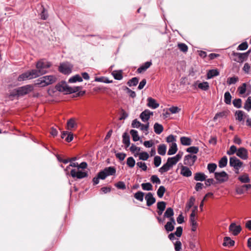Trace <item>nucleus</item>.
Segmentation results:
<instances>
[{
    "instance_id": "nucleus-23",
    "label": "nucleus",
    "mask_w": 251,
    "mask_h": 251,
    "mask_svg": "<svg viewBox=\"0 0 251 251\" xmlns=\"http://www.w3.org/2000/svg\"><path fill=\"white\" fill-rule=\"evenodd\" d=\"M174 215V212L173 209L171 207H168L166 209L164 214V217L168 218L170 220L171 218H174L173 217Z\"/></svg>"
},
{
    "instance_id": "nucleus-27",
    "label": "nucleus",
    "mask_w": 251,
    "mask_h": 251,
    "mask_svg": "<svg viewBox=\"0 0 251 251\" xmlns=\"http://www.w3.org/2000/svg\"><path fill=\"white\" fill-rule=\"evenodd\" d=\"M123 143L125 145L126 149L128 148L130 145V137L126 132L124 133L123 135Z\"/></svg>"
},
{
    "instance_id": "nucleus-45",
    "label": "nucleus",
    "mask_w": 251,
    "mask_h": 251,
    "mask_svg": "<svg viewBox=\"0 0 251 251\" xmlns=\"http://www.w3.org/2000/svg\"><path fill=\"white\" fill-rule=\"evenodd\" d=\"M141 187L144 190L151 191L152 190V185L150 182L141 184Z\"/></svg>"
},
{
    "instance_id": "nucleus-28",
    "label": "nucleus",
    "mask_w": 251,
    "mask_h": 251,
    "mask_svg": "<svg viewBox=\"0 0 251 251\" xmlns=\"http://www.w3.org/2000/svg\"><path fill=\"white\" fill-rule=\"evenodd\" d=\"M245 113L242 110H237L235 113V119L239 122L244 121Z\"/></svg>"
},
{
    "instance_id": "nucleus-56",
    "label": "nucleus",
    "mask_w": 251,
    "mask_h": 251,
    "mask_svg": "<svg viewBox=\"0 0 251 251\" xmlns=\"http://www.w3.org/2000/svg\"><path fill=\"white\" fill-rule=\"evenodd\" d=\"M166 206V203L165 201H159L157 203V208L158 210H165Z\"/></svg>"
},
{
    "instance_id": "nucleus-58",
    "label": "nucleus",
    "mask_w": 251,
    "mask_h": 251,
    "mask_svg": "<svg viewBox=\"0 0 251 251\" xmlns=\"http://www.w3.org/2000/svg\"><path fill=\"white\" fill-rule=\"evenodd\" d=\"M169 111L172 114H176L179 112L181 109L177 106H172L169 108Z\"/></svg>"
},
{
    "instance_id": "nucleus-29",
    "label": "nucleus",
    "mask_w": 251,
    "mask_h": 251,
    "mask_svg": "<svg viewBox=\"0 0 251 251\" xmlns=\"http://www.w3.org/2000/svg\"><path fill=\"white\" fill-rule=\"evenodd\" d=\"M67 126L68 130H71L72 128L76 127L77 124L75 119L71 118L69 120L67 123Z\"/></svg>"
},
{
    "instance_id": "nucleus-6",
    "label": "nucleus",
    "mask_w": 251,
    "mask_h": 251,
    "mask_svg": "<svg viewBox=\"0 0 251 251\" xmlns=\"http://www.w3.org/2000/svg\"><path fill=\"white\" fill-rule=\"evenodd\" d=\"M33 90V87L31 85H26L24 86L19 87L17 89V92L19 96L25 95Z\"/></svg>"
},
{
    "instance_id": "nucleus-21",
    "label": "nucleus",
    "mask_w": 251,
    "mask_h": 251,
    "mask_svg": "<svg viewBox=\"0 0 251 251\" xmlns=\"http://www.w3.org/2000/svg\"><path fill=\"white\" fill-rule=\"evenodd\" d=\"M151 64L152 63L151 61H147L145 62L137 69V72L138 73H141L145 71L151 66Z\"/></svg>"
},
{
    "instance_id": "nucleus-64",
    "label": "nucleus",
    "mask_w": 251,
    "mask_h": 251,
    "mask_svg": "<svg viewBox=\"0 0 251 251\" xmlns=\"http://www.w3.org/2000/svg\"><path fill=\"white\" fill-rule=\"evenodd\" d=\"M248 47V43L245 42H243L242 43H241V44H240L238 48H237V49L238 50H246Z\"/></svg>"
},
{
    "instance_id": "nucleus-22",
    "label": "nucleus",
    "mask_w": 251,
    "mask_h": 251,
    "mask_svg": "<svg viewBox=\"0 0 251 251\" xmlns=\"http://www.w3.org/2000/svg\"><path fill=\"white\" fill-rule=\"evenodd\" d=\"M219 74L220 73L217 69L210 70L207 73V78L211 79L215 76L219 75Z\"/></svg>"
},
{
    "instance_id": "nucleus-9",
    "label": "nucleus",
    "mask_w": 251,
    "mask_h": 251,
    "mask_svg": "<svg viewBox=\"0 0 251 251\" xmlns=\"http://www.w3.org/2000/svg\"><path fill=\"white\" fill-rule=\"evenodd\" d=\"M215 179L219 182L222 183L226 182L228 179V175L225 171L221 172H215L214 173Z\"/></svg>"
},
{
    "instance_id": "nucleus-57",
    "label": "nucleus",
    "mask_w": 251,
    "mask_h": 251,
    "mask_svg": "<svg viewBox=\"0 0 251 251\" xmlns=\"http://www.w3.org/2000/svg\"><path fill=\"white\" fill-rule=\"evenodd\" d=\"M139 159L140 160H147L149 157V154L147 152H145V151L139 153Z\"/></svg>"
},
{
    "instance_id": "nucleus-18",
    "label": "nucleus",
    "mask_w": 251,
    "mask_h": 251,
    "mask_svg": "<svg viewBox=\"0 0 251 251\" xmlns=\"http://www.w3.org/2000/svg\"><path fill=\"white\" fill-rule=\"evenodd\" d=\"M147 100V106L151 108L154 109L159 106V104L157 102L156 100L151 97L148 98Z\"/></svg>"
},
{
    "instance_id": "nucleus-14",
    "label": "nucleus",
    "mask_w": 251,
    "mask_h": 251,
    "mask_svg": "<svg viewBox=\"0 0 251 251\" xmlns=\"http://www.w3.org/2000/svg\"><path fill=\"white\" fill-rule=\"evenodd\" d=\"M180 174L183 176L189 177L192 176V172L188 166L182 165L180 167Z\"/></svg>"
},
{
    "instance_id": "nucleus-32",
    "label": "nucleus",
    "mask_w": 251,
    "mask_h": 251,
    "mask_svg": "<svg viewBox=\"0 0 251 251\" xmlns=\"http://www.w3.org/2000/svg\"><path fill=\"white\" fill-rule=\"evenodd\" d=\"M180 142L184 146H189L191 144V139L187 137H181L180 139Z\"/></svg>"
},
{
    "instance_id": "nucleus-36",
    "label": "nucleus",
    "mask_w": 251,
    "mask_h": 251,
    "mask_svg": "<svg viewBox=\"0 0 251 251\" xmlns=\"http://www.w3.org/2000/svg\"><path fill=\"white\" fill-rule=\"evenodd\" d=\"M112 75L115 79L120 80L123 78L122 73L121 71H114L112 72Z\"/></svg>"
},
{
    "instance_id": "nucleus-24",
    "label": "nucleus",
    "mask_w": 251,
    "mask_h": 251,
    "mask_svg": "<svg viewBox=\"0 0 251 251\" xmlns=\"http://www.w3.org/2000/svg\"><path fill=\"white\" fill-rule=\"evenodd\" d=\"M238 179L241 182L243 183H249L251 181L249 175L246 173L240 176Z\"/></svg>"
},
{
    "instance_id": "nucleus-10",
    "label": "nucleus",
    "mask_w": 251,
    "mask_h": 251,
    "mask_svg": "<svg viewBox=\"0 0 251 251\" xmlns=\"http://www.w3.org/2000/svg\"><path fill=\"white\" fill-rule=\"evenodd\" d=\"M182 155L183 152L179 151L176 156L172 157H169L167 160V162L172 168L181 159Z\"/></svg>"
},
{
    "instance_id": "nucleus-44",
    "label": "nucleus",
    "mask_w": 251,
    "mask_h": 251,
    "mask_svg": "<svg viewBox=\"0 0 251 251\" xmlns=\"http://www.w3.org/2000/svg\"><path fill=\"white\" fill-rule=\"evenodd\" d=\"M144 193L141 191H138L137 192L135 193V194L134 195V198L136 200H137L140 201H143L144 200Z\"/></svg>"
},
{
    "instance_id": "nucleus-61",
    "label": "nucleus",
    "mask_w": 251,
    "mask_h": 251,
    "mask_svg": "<svg viewBox=\"0 0 251 251\" xmlns=\"http://www.w3.org/2000/svg\"><path fill=\"white\" fill-rule=\"evenodd\" d=\"M161 163V158L159 156H155L154 158V164L156 167H158Z\"/></svg>"
},
{
    "instance_id": "nucleus-40",
    "label": "nucleus",
    "mask_w": 251,
    "mask_h": 251,
    "mask_svg": "<svg viewBox=\"0 0 251 251\" xmlns=\"http://www.w3.org/2000/svg\"><path fill=\"white\" fill-rule=\"evenodd\" d=\"M231 96L229 92H226L224 94V101L227 104L231 103Z\"/></svg>"
},
{
    "instance_id": "nucleus-33",
    "label": "nucleus",
    "mask_w": 251,
    "mask_h": 251,
    "mask_svg": "<svg viewBox=\"0 0 251 251\" xmlns=\"http://www.w3.org/2000/svg\"><path fill=\"white\" fill-rule=\"evenodd\" d=\"M172 168L171 166L166 162L161 168L159 169V172L161 174L167 172Z\"/></svg>"
},
{
    "instance_id": "nucleus-1",
    "label": "nucleus",
    "mask_w": 251,
    "mask_h": 251,
    "mask_svg": "<svg viewBox=\"0 0 251 251\" xmlns=\"http://www.w3.org/2000/svg\"><path fill=\"white\" fill-rule=\"evenodd\" d=\"M50 66V63L45 60L41 59L38 61L36 65V69H33L36 77L47 73V70Z\"/></svg>"
},
{
    "instance_id": "nucleus-60",
    "label": "nucleus",
    "mask_w": 251,
    "mask_h": 251,
    "mask_svg": "<svg viewBox=\"0 0 251 251\" xmlns=\"http://www.w3.org/2000/svg\"><path fill=\"white\" fill-rule=\"evenodd\" d=\"M115 186L118 189L125 190L126 188V184L123 181H119L115 184Z\"/></svg>"
},
{
    "instance_id": "nucleus-46",
    "label": "nucleus",
    "mask_w": 251,
    "mask_h": 251,
    "mask_svg": "<svg viewBox=\"0 0 251 251\" xmlns=\"http://www.w3.org/2000/svg\"><path fill=\"white\" fill-rule=\"evenodd\" d=\"M244 108L248 111L251 109V97H248L246 100Z\"/></svg>"
},
{
    "instance_id": "nucleus-20",
    "label": "nucleus",
    "mask_w": 251,
    "mask_h": 251,
    "mask_svg": "<svg viewBox=\"0 0 251 251\" xmlns=\"http://www.w3.org/2000/svg\"><path fill=\"white\" fill-rule=\"evenodd\" d=\"M207 176L203 173H196L195 174L194 179L196 181H203L206 179Z\"/></svg>"
},
{
    "instance_id": "nucleus-25",
    "label": "nucleus",
    "mask_w": 251,
    "mask_h": 251,
    "mask_svg": "<svg viewBox=\"0 0 251 251\" xmlns=\"http://www.w3.org/2000/svg\"><path fill=\"white\" fill-rule=\"evenodd\" d=\"M177 151V145L176 143H173L171 144L170 148L168 151V154L169 155L175 154Z\"/></svg>"
},
{
    "instance_id": "nucleus-54",
    "label": "nucleus",
    "mask_w": 251,
    "mask_h": 251,
    "mask_svg": "<svg viewBox=\"0 0 251 251\" xmlns=\"http://www.w3.org/2000/svg\"><path fill=\"white\" fill-rule=\"evenodd\" d=\"M238 77L237 76H233L229 77L227 80V83L228 85L235 84L238 81Z\"/></svg>"
},
{
    "instance_id": "nucleus-26",
    "label": "nucleus",
    "mask_w": 251,
    "mask_h": 251,
    "mask_svg": "<svg viewBox=\"0 0 251 251\" xmlns=\"http://www.w3.org/2000/svg\"><path fill=\"white\" fill-rule=\"evenodd\" d=\"M234 241L230 239L229 237H225L224 238V243L223 245L225 247H232L234 245Z\"/></svg>"
},
{
    "instance_id": "nucleus-51",
    "label": "nucleus",
    "mask_w": 251,
    "mask_h": 251,
    "mask_svg": "<svg viewBox=\"0 0 251 251\" xmlns=\"http://www.w3.org/2000/svg\"><path fill=\"white\" fill-rule=\"evenodd\" d=\"M116 157L120 161H123L126 158V154L124 152H115Z\"/></svg>"
},
{
    "instance_id": "nucleus-41",
    "label": "nucleus",
    "mask_w": 251,
    "mask_h": 251,
    "mask_svg": "<svg viewBox=\"0 0 251 251\" xmlns=\"http://www.w3.org/2000/svg\"><path fill=\"white\" fill-rule=\"evenodd\" d=\"M195 201V199L194 197H191L190 198L186 205L185 209L186 211H189V209L193 206Z\"/></svg>"
},
{
    "instance_id": "nucleus-17",
    "label": "nucleus",
    "mask_w": 251,
    "mask_h": 251,
    "mask_svg": "<svg viewBox=\"0 0 251 251\" xmlns=\"http://www.w3.org/2000/svg\"><path fill=\"white\" fill-rule=\"evenodd\" d=\"M145 199L147 201V205L148 206H151L153 203L155 202L156 200L153 197V194L149 192L146 194Z\"/></svg>"
},
{
    "instance_id": "nucleus-8",
    "label": "nucleus",
    "mask_w": 251,
    "mask_h": 251,
    "mask_svg": "<svg viewBox=\"0 0 251 251\" xmlns=\"http://www.w3.org/2000/svg\"><path fill=\"white\" fill-rule=\"evenodd\" d=\"M57 90L59 91L64 92L66 93L71 94L77 92L79 90L78 87H71L66 83L63 84L61 86H57Z\"/></svg>"
},
{
    "instance_id": "nucleus-3",
    "label": "nucleus",
    "mask_w": 251,
    "mask_h": 251,
    "mask_svg": "<svg viewBox=\"0 0 251 251\" xmlns=\"http://www.w3.org/2000/svg\"><path fill=\"white\" fill-rule=\"evenodd\" d=\"M250 52V50H248L245 53L233 52L232 55L234 57L233 58L234 61L239 63H242L247 59Z\"/></svg>"
},
{
    "instance_id": "nucleus-19",
    "label": "nucleus",
    "mask_w": 251,
    "mask_h": 251,
    "mask_svg": "<svg viewBox=\"0 0 251 251\" xmlns=\"http://www.w3.org/2000/svg\"><path fill=\"white\" fill-rule=\"evenodd\" d=\"M176 222L174 218H171L165 225L164 227L167 232L173 231L175 228Z\"/></svg>"
},
{
    "instance_id": "nucleus-63",
    "label": "nucleus",
    "mask_w": 251,
    "mask_h": 251,
    "mask_svg": "<svg viewBox=\"0 0 251 251\" xmlns=\"http://www.w3.org/2000/svg\"><path fill=\"white\" fill-rule=\"evenodd\" d=\"M141 125L142 124L137 119H134L132 122L131 126L133 128H139L140 127Z\"/></svg>"
},
{
    "instance_id": "nucleus-47",
    "label": "nucleus",
    "mask_w": 251,
    "mask_h": 251,
    "mask_svg": "<svg viewBox=\"0 0 251 251\" xmlns=\"http://www.w3.org/2000/svg\"><path fill=\"white\" fill-rule=\"evenodd\" d=\"M130 151L132 153H135V155L139 154V152L140 151V148L136 147L135 145L132 144L130 147Z\"/></svg>"
},
{
    "instance_id": "nucleus-7",
    "label": "nucleus",
    "mask_w": 251,
    "mask_h": 251,
    "mask_svg": "<svg viewBox=\"0 0 251 251\" xmlns=\"http://www.w3.org/2000/svg\"><path fill=\"white\" fill-rule=\"evenodd\" d=\"M72 68L73 66L69 63H63L60 64L59 71L65 75H69L71 73Z\"/></svg>"
},
{
    "instance_id": "nucleus-52",
    "label": "nucleus",
    "mask_w": 251,
    "mask_h": 251,
    "mask_svg": "<svg viewBox=\"0 0 251 251\" xmlns=\"http://www.w3.org/2000/svg\"><path fill=\"white\" fill-rule=\"evenodd\" d=\"M246 90L247 84L246 83H243L241 86L238 88V90L239 91V93L240 95L244 94L246 92Z\"/></svg>"
},
{
    "instance_id": "nucleus-35",
    "label": "nucleus",
    "mask_w": 251,
    "mask_h": 251,
    "mask_svg": "<svg viewBox=\"0 0 251 251\" xmlns=\"http://www.w3.org/2000/svg\"><path fill=\"white\" fill-rule=\"evenodd\" d=\"M198 87L199 89L204 91H207L209 88V83L206 81L200 83L198 85Z\"/></svg>"
},
{
    "instance_id": "nucleus-48",
    "label": "nucleus",
    "mask_w": 251,
    "mask_h": 251,
    "mask_svg": "<svg viewBox=\"0 0 251 251\" xmlns=\"http://www.w3.org/2000/svg\"><path fill=\"white\" fill-rule=\"evenodd\" d=\"M199 147L195 146L190 147L186 149L187 152L193 154H197L199 152Z\"/></svg>"
},
{
    "instance_id": "nucleus-11",
    "label": "nucleus",
    "mask_w": 251,
    "mask_h": 251,
    "mask_svg": "<svg viewBox=\"0 0 251 251\" xmlns=\"http://www.w3.org/2000/svg\"><path fill=\"white\" fill-rule=\"evenodd\" d=\"M243 163L236 157H231L229 158V165L234 168L235 170L240 169L243 165Z\"/></svg>"
},
{
    "instance_id": "nucleus-5",
    "label": "nucleus",
    "mask_w": 251,
    "mask_h": 251,
    "mask_svg": "<svg viewBox=\"0 0 251 251\" xmlns=\"http://www.w3.org/2000/svg\"><path fill=\"white\" fill-rule=\"evenodd\" d=\"M197 159L196 155L188 154L184 156L183 164L184 166L188 167L193 166Z\"/></svg>"
},
{
    "instance_id": "nucleus-4",
    "label": "nucleus",
    "mask_w": 251,
    "mask_h": 251,
    "mask_svg": "<svg viewBox=\"0 0 251 251\" xmlns=\"http://www.w3.org/2000/svg\"><path fill=\"white\" fill-rule=\"evenodd\" d=\"M36 78L35 73L33 70L26 72L20 75L17 79L19 81H23L27 79H31Z\"/></svg>"
},
{
    "instance_id": "nucleus-55",
    "label": "nucleus",
    "mask_w": 251,
    "mask_h": 251,
    "mask_svg": "<svg viewBox=\"0 0 251 251\" xmlns=\"http://www.w3.org/2000/svg\"><path fill=\"white\" fill-rule=\"evenodd\" d=\"M217 168V165L215 163H209L207 165V169L210 173H214Z\"/></svg>"
},
{
    "instance_id": "nucleus-43",
    "label": "nucleus",
    "mask_w": 251,
    "mask_h": 251,
    "mask_svg": "<svg viewBox=\"0 0 251 251\" xmlns=\"http://www.w3.org/2000/svg\"><path fill=\"white\" fill-rule=\"evenodd\" d=\"M130 134L132 136V139L134 141L136 142L139 140L140 138L138 136V131L134 129H131L130 131Z\"/></svg>"
},
{
    "instance_id": "nucleus-12",
    "label": "nucleus",
    "mask_w": 251,
    "mask_h": 251,
    "mask_svg": "<svg viewBox=\"0 0 251 251\" xmlns=\"http://www.w3.org/2000/svg\"><path fill=\"white\" fill-rule=\"evenodd\" d=\"M71 175L73 178H77L78 179H82L88 176V173L86 172L81 171H76L75 169H73L71 171Z\"/></svg>"
},
{
    "instance_id": "nucleus-16",
    "label": "nucleus",
    "mask_w": 251,
    "mask_h": 251,
    "mask_svg": "<svg viewBox=\"0 0 251 251\" xmlns=\"http://www.w3.org/2000/svg\"><path fill=\"white\" fill-rule=\"evenodd\" d=\"M153 114L152 112L146 109L140 114V117L143 122H146L148 121L151 116L153 115Z\"/></svg>"
},
{
    "instance_id": "nucleus-39",
    "label": "nucleus",
    "mask_w": 251,
    "mask_h": 251,
    "mask_svg": "<svg viewBox=\"0 0 251 251\" xmlns=\"http://www.w3.org/2000/svg\"><path fill=\"white\" fill-rule=\"evenodd\" d=\"M139 82V79L137 77H134L129 79L127 84L129 87L135 86L137 85Z\"/></svg>"
},
{
    "instance_id": "nucleus-37",
    "label": "nucleus",
    "mask_w": 251,
    "mask_h": 251,
    "mask_svg": "<svg viewBox=\"0 0 251 251\" xmlns=\"http://www.w3.org/2000/svg\"><path fill=\"white\" fill-rule=\"evenodd\" d=\"M227 163V158L225 156L223 157L219 161V167L223 168L226 167Z\"/></svg>"
},
{
    "instance_id": "nucleus-38",
    "label": "nucleus",
    "mask_w": 251,
    "mask_h": 251,
    "mask_svg": "<svg viewBox=\"0 0 251 251\" xmlns=\"http://www.w3.org/2000/svg\"><path fill=\"white\" fill-rule=\"evenodd\" d=\"M77 81H82V78L79 75H76L69 79V82L70 83H75Z\"/></svg>"
},
{
    "instance_id": "nucleus-30",
    "label": "nucleus",
    "mask_w": 251,
    "mask_h": 251,
    "mask_svg": "<svg viewBox=\"0 0 251 251\" xmlns=\"http://www.w3.org/2000/svg\"><path fill=\"white\" fill-rule=\"evenodd\" d=\"M153 128L155 133L157 134H160L163 130L162 125L157 123L154 124Z\"/></svg>"
},
{
    "instance_id": "nucleus-49",
    "label": "nucleus",
    "mask_w": 251,
    "mask_h": 251,
    "mask_svg": "<svg viewBox=\"0 0 251 251\" xmlns=\"http://www.w3.org/2000/svg\"><path fill=\"white\" fill-rule=\"evenodd\" d=\"M127 165L130 168H133L135 164V161L132 157H129L126 161Z\"/></svg>"
},
{
    "instance_id": "nucleus-2",
    "label": "nucleus",
    "mask_w": 251,
    "mask_h": 251,
    "mask_svg": "<svg viewBox=\"0 0 251 251\" xmlns=\"http://www.w3.org/2000/svg\"><path fill=\"white\" fill-rule=\"evenodd\" d=\"M56 78L54 75H46L40 77L37 80L36 85L39 87H45L56 81Z\"/></svg>"
},
{
    "instance_id": "nucleus-59",
    "label": "nucleus",
    "mask_w": 251,
    "mask_h": 251,
    "mask_svg": "<svg viewBox=\"0 0 251 251\" xmlns=\"http://www.w3.org/2000/svg\"><path fill=\"white\" fill-rule=\"evenodd\" d=\"M151 180L153 183L160 184L161 181L156 175H152L151 177Z\"/></svg>"
},
{
    "instance_id": "nucleus-62",
    "label": "nucleus",
    "mask_w": 251,
    "mask_h": 251,
    "mask_svg": "<svg viewBox=\"0 0 251 251\" xmlns=\"http://www.w3.org/2000/svg\"><path fill=\"white\" fill-rule=\"evenodd\" d=\"M238 150H237L236 147L232 145L230 147L229 151H227V154L230 155L234 154L235 152H237Z\"/></svg>"
},
{
    "instance_id": "nucleus-53",
    "label": "nucleus",
    "mask_w": 251,
    "mask_h": 251,
    "mask_svg": "<svg viewBox=\"0 0 251 251\" xmlns=\"http://www.w3.org/2000/svg\"><path fill=\"white\" fill-rule=\"evenodd\" d=\"M233 105L237 108H240L242 107V100L240 99H236L233 100Z\"/></svg>"
},
{
    "instance_id": "nucleus-15",
    "label": "nucleus",
    "mask_w": 251,
    "mask_h": 251,
    "mask_svg": "<svg viewBox=\"0 0 251 251\" xmlns=\"http://www.w3.org/2000/svg\"><path fill=\"white\" fill-rule=\"evenodd\" d=\"M236 155L243 160H246L248 158V151L244 148H240L238 149Z\"/></svg>"
},
{
    "instance_id": "nucleus-50",
    "label": "nucleus",
    "mask_w": 251,
    "mask_h": 251,
    "mask_svg": "<svg viewBox=\"0 0 251 251\" xmlns=\"http://www.w3.org/2000/svg\"><path fill=\"white\" fill-rule=\"evenodd\" d=\"M177 46L180 50L183 52H186L188 51V47L184 43H178Z\"/></svg>"
},
{
    "instance_id": "nucleus-31",
    "label": "nucleus",
    "mask_w": 251,
    "mask_h": 251,
    "mask_svg": "<svg viewBox=\"0 0 251 251\" xmlns=\"http://www.w3.org/2000/svg\"><path fill=\"white\" fill-rule=\"evenodd\" d=\"M104 171L107 176L114 175L116 173V169L114 167H106L104 169Z\"/></svg>"
},
{
    "instance_id": "nucleus-34",
    "label": "nucleus",
    "mask_w": 251,
    "mask_h": 251,
    "mask_svg": "<svg viewBox=\"0 0 251 251\" xmlns=\"http://www.w3.org/2000/svg\"><path fill=\"white\" fill-rule=\"evenodd\" d=\"M158 153L161 155H164L166 152V146L164 144L160 145L158 147Z\"/></svg>"
},
{
    "instance_id": "nucleus-13",
    "label": "nucleus",
    "mask_w": 251,
    "mask_h": 251,
    "mask_svg": "<svg viewBox=\"0 0 251 251\" xmlns=\"http://www.w3.org/2000/svg\"><path fill=\"white\" fill-rule=\"evenodd\" d=\"M242 228L240 225H236L235 223H232L229 226V231L234 235H237L241 231Z\"/></svg>"
},
{
    "instance_id": "nucleus-42",
    "label": "nucleus",
    "mask_w": 251,
    "mask_h": 251,
    "mask_svg": "<svg viewBox=\"0 0 251 251\" xmlns=\"http://www.w3.org/2000/svg\"><path fill=\"white\" fill-rule=\"evenodd\" d=\"M166 191V189L164 186H159L157 191V195L159 198H162Z\"/></svg>"
}]
</instances>
